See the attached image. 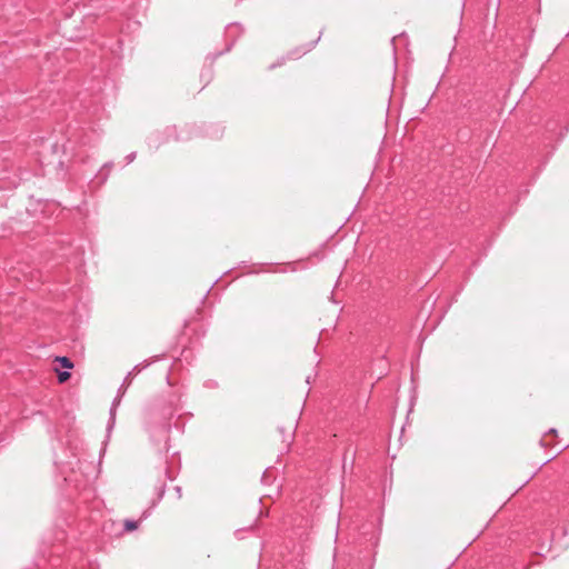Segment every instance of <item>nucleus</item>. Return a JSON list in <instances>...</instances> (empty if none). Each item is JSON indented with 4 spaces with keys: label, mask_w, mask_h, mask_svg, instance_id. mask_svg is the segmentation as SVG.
Wrapping results in <instances>:
<instances>
[{
    "label": "nucleus",
    "mask_w": 569,
    "mask_h": 569,
    "mask_svg": "<svg viewBox=\"0 0 569 569\" xmlns=\"http://www.w3.org/2000/svg\"><path fill=\"white\" fill-rule=\"evenodd\" d=\"M56 360L59 361L63 368L71 369L73 367V363L67 357H58Z\"/></svg>",
    "instance_id": "nucleus-1"
},
{
    "label": "nucleus",
    "mask_w": 569,
    "mask_h": 569,
    "mask_svg": "<svg viewBox=\"0 0 569 569\" xmlns=\"http://www.w3.org/2000/svg\"><path fill=\"white\" fill-rule=\"evenodd\" d=\"M70 378V373L68 371L59 372L58 380L60 383L66 382Z\"/></svg>",
    "instance_id": "nucleus-2"
},
{
    "label": "nucleus",
    "mask_w": 569,
    "mask_h": 569,
    "mask_svg": "<svg viewBox=\"0 0 569 569\" xmlns=\"http://www.w3.org/2000/svg\"><path fill=\"white\" fill-rule=\"evenodd\" d=\"M124 528H126L128 531H133V530H136V529L138 528V526H137V522H133V521H129V520H127V521L124 522Z\"/></svg>",
    "instance_id": "nucleus-3"
}]
</instances>
